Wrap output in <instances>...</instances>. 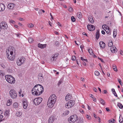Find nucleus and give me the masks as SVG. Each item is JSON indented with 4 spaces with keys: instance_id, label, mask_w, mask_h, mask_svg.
<instances>
[{
    "instance_id": "obj_1",
    "label": "nucleus",
    "mask_w": 123,
    "mask_h": 123,
    "mask_svg": "<svg viewBox=\"0 0 123 123\" xmlns=\"http://www.w3.org/2000/svg\"><path fill=\"white\" fill-rule=\"evenodd\" d=\"M43 86L41 85L37 84L35 85L32 89L31 92L33 95L36 96L39 95L43 91Z\"/></svg>"
},
{
    "instance_id": "obj_2",
    "label": "nucleus",
    "mask_w": 123,
    "mask_h": 123,
    "mask_svg": "<svg viewBox=\"0 0 123 123\" xmlns=\"http://www.w3.org/2000/svg\"><path fill=\"white\" fill-rule=\"evenodd\" d=\"M56 97L54 94L52 95L49 98L47 102V105L49 107H52L54 105L56 100Z\"/></svg>"
},
{
    "instance_id": "obj_3",
    "label": "nucleus",
    "mask_w": 123,
    "mask_h": 123,
    "mask_svg": "<svg viewBox=\"0 0 123 123\" xmlns=\"http://www.w3.org/2000/svg\"><path fill=\"white\" fill-rule=\"evenodd\" d=\"M5 79L7 82L10 83H14L15 82V79L11 75H8L5 76Z\"/></svg>"
},
{
    "instance_id": "obj_4",
    "label": "nucleus",
    "mask_w": 123,
    "mask_h": 123,
    "mask_svg": "<svg viewBox=\"0 0 123 123\" xmlns=\"http://www.w3.org/2000/svg\"><path fill=\"white\" fill-rule=\"evenodd\" d=\"M78 119V117L76 115H74L71 116L68 118V120L70 123H74Z\"/></svg>"
},
{
    "instance_id": "obj_5",
    "label": "nucleus",
    "mask_w": 123,
    "mask_h": 123,
    "mask_svg": "<svg viewBox=\"0 0 123 123\" xmlns=\"http://www.w3.org/2000/svg\"><path fill=\"white\" fill-rule=\"evenodd\" d=\"M75 104V101L73 100H70L65 105L66 107L69 108L73 106Z\"/></svg>"
},
{
    "instance_id": "obj_6",
    "label": "nucleus",
    "mask_w": 123,
    "mask_h": 123,
    "mask_svg": "<svg viewBox=\"0 0 123 123\" xmlns=\"http://www.w3.org/2000/svg\"><path fill=\"white\" fill-rule=\"evenodd\" d=\"M10 95L13 98H15L17 96L16 92L14 90H11L9 92Z\"/></svg>"
},
{
    "instance_id": "obj_7",
    "label": "nucleus",
    "mask_w": 123,
    "mask_h": 123,
    "mask_svg": "<svg viewBox=\"0 0 123 123\" xmlns=\"http://www.w3.org/2000/svg\"><path fill=\"white\" fill-rule=\"evenodd\" d=\"M42 98H38L34 99L33 100V103L36 105H38L41 102Z\"/></svg>"
},
{
    "instance_id": "obj_8",
    "label": "nucleus",
    "mask_w": 123,
    "mask_h": 123,
    "mask_svg": "<svg viewBox=\"0 0 123 123\" xmlns=\"http://www.w3.org/2000/svg\"><path fill=\"white\" fill-rule=\"evenodd\" d=\"M13 53L12 52L10 53V54H6L7 58L9 61H13L15 58V56L14 55H13Z\"/></svg>"
},
{
    "instance_id": "obj_9",
    "label": "nucleus",
    "mask_w": 123,
    "mask_h": 123,
    "mask_svg": "<svg viewBox=\"0 0 123 123\" xmlns=\"http://www.w3.org/2000/svg\"><path fill=\"white\" fill-rule=\"evenodd\" d=\"M25 60V59L24 58H21L19 60L17 61V65L19 66H21L24 62Z\"/></svg>"
},
{
    "instance_id": "obj_10",
    "label": "nucleus",
    "mask_w": 123,
    "mask_h": 123,
    "mask_svg": "<svg viewBox=\"0 0 123 123\" xmlns=\"http://www.w3.org/2000/svg\"><path fill=\"white\" fill-rule=\"evenodd\" d=\"M0 27L1 29H3L4 30H6L8 28V26L7 24L5 22H2L0 24Z\"/></svg>"
},
{
    "instance_id": "obj_11",
    "label": "nucleus",
    "mask_w": 123,
    "mask_h": 123,
    "mask_svg": "<svg viewBox=\"0 0 123 123\" xmlns=\"http://www.w3.org/2000/svg\"><path fill=\"white\" fill-rule=\"evenodd\" d=\"M14 49V47L11 46H10L8 48V49H7L6 51V54H9V53L12 52L13 53V50Z\"/></svg>"
},
{
    "instance_id": "obj_12",
    "label": "nucleus",
    "mask_w": 123,
    "mask_h": 123,
    "mask_svg": "<svg viewBox=\"0 0 123 123\" xmlns=\"http://www.w3.org/2000/svg\"><path fill=\"white\" fill-rule=\"evenodd\" d=\"M87 27L88 30L90 31H94L95 29V27L93 25H88Z\"/></svg>"
},
{
    "instance_id": "obj_13",
    "label": "nucleus",
    "mask_w": 123,
    "mask_h": 123,
    "mask_svg": "<svg viewBox=\"0 0 123 123\" xmlns=\"http://www.w3.org/2000/svg\"><path fill=\"white\" fill-rule=\"evenodd\" d=\"M39 81L41 82H42L43 81V75L41 74H39L38 76Z\"/></svg>"
},
{
    "instance_id": "obj_14",
    "label": "nucleus",
    "mask_w": 123,
    "mask_h": 123,
    "mask_svg": "<svg viewBox=\"0 0 123 123\" xmlns=\"http://www.w3.org/2000/svg\"><path fill=\"white\" fill-rule=\"evenodd\" d=\"M15 6V5L13 3H10L8 4L7 7L9 9H13Z\"/></svg>"
},
{
    "instance_id": "obj_15",
    "label": "nucleus",
    "mask_w": 123,
    "mask_h": 123,
    "mask_svg": "<svg viewBox=\"0 0 123 123\" xmlns=\"http://www.w3.org/2000/svg\"><path fill=\"white\" fill-rule=\"evenodd\" d=\"M59 54L58 53L52 55V57L51 59V60L52 61L56 60V58L58 55Z\"/></svg>"
},
{
    "instance_id": "obj_16",
    "label": "nucleus",
    "mask_w": 123,
    "mask_h": 123,
    "mask_svg": "<svg viewBox=\"0 0 123 123\" xmlns=\"http://www.w3.org/2000/svg\"><path fill=\"white\" fill-rule=\"evenodd\" d=\"M23 105L24 108L26 109L27 106V103L26 100H25L23 101Z\"/></svg>"
},
{
    "instance_id": "obj_17",
    "label": "nucleus",
    "mask_w": 123,
    "mask_h": 123,
    "mask_svg": "<svg viewBox=\"0 0 123 123\" xmlns=\"http://www.w3.org/2000/svg\"><path fill=\"white\" fill-rule=\"evenodd\" d=\"M5 8V5L2 3H0V11H4Z\"/></svg>"
},
{
    "instance_id": "obj_18",
    "label": "nucleus",
    "mask_w": 123,
    "mask_h": 123,
    "mask_svg": "<svg viewBox=\"0 0 123 123\" xmlns=\"http://www.w3.org/2000/svg\"><path fill=\"white\" fill-rule=\"evenodd\" d=\"M99 44L101 48H104L105 46V43L102 41H101L99 42Z\"/></svg>"
},
{
    "instance_id": "obj_19",
    "label": "nucleus",
    "mask_w": 123,
    "mask_h": 123,
    "mask_svg": "<svg viewBox=\"0 0 123 123\" xmlns=\"http://www.w3.org/2000/svg\"><path fill=\"white\" fill-rule=\"evenodd\" d=\"M88 19L89 21L91 22L92 24H93L94 23V21L93 20L92 16H88Z\"/></svg>"
},
{
    "instance_id": "obj_20",
    "label": "nucleus",
    "mask_w": 123,
    "mask_h": 123,
    "mask_svg": "<svg viewBox=\"0 0 123 123\" xmlns=\"http://www.w3.org/2000/svg\"><path fill=\"white\" fill-rule=\"evenodd\" d=\"M72 97L69 94H68L66 96L65 99L66 101H68Z\"/></svg>"
},
{
    "instance_id": "obj_21",
    "label": "nucleus",
    "mask_w": 123,
    "mask_h": 123,
    "mask_svg": "<svg viewBox=\"0 0 123 123\" xmlns=\"http://www.w3.org/2000/svg\"><path fill=\"white\" fill-rule=\"evenodd\" d=\"M10 111L9 110H6L5 111L4 114L5 116H9V115Z\"/></svg>"
},
{
    "instance_id": "obj_22",
    "label": "nucleus",
    "mask_w": 123,
    "mask_h": 123,
    "mask_svg": "<svg viewBox=\"0 0 123 123\" xmlns=\"http://www.w3.org/2000/svg\"><path fill=\"white\" fill-rule=\"evenodd\" d=\"M46 45V44H42L40 43L38 44V47L41 49H43L44 47H45Z\"/></svg>"
},
{
    "instance_id": "obj_23",
    "label": "nucleus",
    "mask_w": 123,
    "mask_h": 123,
    "mask_svg": "<svg viewBox=\"0 0 123 123\" xmlns=\"http://www.w3.org/2000/svg\"><path fill=\"white\" fill-rule=\"evenodd\" d=\"M116 48L115 47H112L111 48V51L112 52L115 53L116 52H117V49H116Z\"/></svg>"
},
{
    "instance_id": "obj_24",
    "label": "nucleus",
    "mask_w": 123,
    "mask_h": 123,
    "mask_svg": "<svg viewBox=\"0 0 123 123\" xmlns=\"http://www.w3.org/2000/svg\"><path fill=\"white\" fill-rule=\"evenodd\" d=\"M54 119L52 116L50 117L49 119V122L50 123H52L53 122Z\"/></svg>"
},
{
    "instance_id": "obj_25",
    "label": "nucleus",
    "mask_w": 123,
    "mask_h": 123,
    "mask_svg": "<svg viewBox=\"0 0 123 123\" xmlns=\"http://www.w3.org/2000/svg\"><path fill=\"white\" fill-rule=\"evenodd\" d=\"M96 38L97 39H98L99 37V31H98V30L97 32L96 33Z\"/></svg>"
},
{
    "instance_id": "obj_26",
    "label": "nucleus",
    "mask_w": 123,
    "mask_h": 123,
    "mask_svg": "<svg viewBox=\"0 0 123 123\" xmlns=\"http://www.w3.org/2000/svg\"><path fill=\"white\" fill-rule=\"evenodd\" d=\"M22 115V113L21 112H17L16 114V116L18 117H20Z\"/></svg>"
},
{
    "instance_id": "obj_27",
    "label": "nucleus",
    "mask_w": 123,
    "mask_h": 123,
    "mask_svg": "<svg viewBox=\"0 0 123 123\" xmlns=\"http://www.w3.org/2000/svg\"><path fill=\"white\" fill-rule=\"evenodd\" d=\"M13 106L14 108H17L18 107V105L17 103L15 102L13 103Z\"/></svg>"
},
{
    "instance_id": "obj_28",
    "label": "nucleus",
    "mask_w": 123,
    "mask_h": 123,
    "mask_svg": "<svg viewBox=\"0 0 123 123\" xmlns=\"http://www.w3.org/2000/svg\"><path fill=\"white\" fill-rule=\"evenodd\" d=\"M100 102L102 104L104 105H105V102L104 100L101 98L100 100Z\"/></svg>"
},
{
    "instance_id": "obj_29",
    "label": "nucleus",
    "mask_w": 123,
    "mask_h": 123,
    "mask_svg": "<svg viewBox=\"0 0 123 123\" xmlns=\"http://www.w3.org/2000/svg\"><path fill=\"white\" fill-rule=\"evenodd\" d=\"M108 30L106 31V30H105V31L107 33V34H108V35H110L111 34V33L110 32V28L109 27H108Z\"/></svg>"
},
{
    "instance_id": "obj_30",
    "label": "nucleus",
    "mask_w": 123,
    "mask_h": 123,
    "mask_svg": "<svg viewBox=\"0 0 123 123\" xmlns=\"http://www.w3.org/2000/svg\"><path fill=\"white\" fill-rule=\"evenodd\" d=\"M77 15L78 17L79 18H80L82 17V14L80 12L78 13L77 14Z\"/></svg>"
},
{
    "instance_id": "obj_31",
    "label": "nucleus",
    "mask_w": 123,
    "mask_h": 123,
    "mask_svg": "<svg viewBox=\"0 0 123 123\" xmlns=\"http://www.w3.org/2000/svg\"><path fill=\"white\" fill-rule=\"evenodd\" d=\"M117 106L120 109H122L123 108V106L120 103H118Z\"/></svg>"
},
{
    "instance_id": "obj_32",
    "label": "nucleus",
    "mask_w": 123,
    "mask_h": 123,
    "mask_svg": "<svg viewBox=\"0 0 123 123\" xmlns=\"http://www.w3.org/2000/svg\"><path fill=\"white\" fill-rule=\"evenodd\" d=\"M117 35V30L116 29H114V31L113 32V35L114 37H116Z\"/></svg>"
},
{
    "instance_id": "obj_33",
    "label": "nucleus",
    "mask_w": 123,
    "mask_h": 123,
    "mask_svg": "<svg viewBox=\"0 0 123 123\" xmlns=\"http://www.w3.org/2000/svg\"><path fill=\"white\" fill-rule=\"evenodd\" d=\"M83 119L82 118H80L78 121V123H83Z\"/></svg>"
},
{
    "instance_id": "obj_34",
    "label": "nucleus",
    "mask_w": 123,
    "mask_h": 123,
    "mask_svg": "<svg viewBox=\"0 0 123 123\" xmlns=\"http://www.w3.org/2000/svg\"><path fill=\"white\" fill-rule=\"evenodd\" d=\"M113 45V42L111 41L108 43V45L109 47H111Z\"/></svg>"
},
{
    "instance_id": "obj_35",
    "label": "nucleus",
    "mask_w": 123,
    "mask_h": 123,
    "mask_svg": "<svg viewBox=\"0 0 123 123\" xmlns=\"http://www.w3.org/2000/svg\"><path fill=\"white\" fill-rule=\"evenodd\" d=\"M27 26L31 28H32L34 27L33 25L31 23L28 24Z\"/></svg>"
},
{
    "instance_id": "obj_36",
    "label": "nucleus",
    "mask_w": 123,
    "mask_h": 123,
    "mask_svg": "<svg viewBox=\"0 0 123 123\" xmlns=\"http://www.w3.org/2000/svg\"><path fill=\"white\" fill-rule=\"evenodd\" d=\"M112 67L113 69H114V71H117V68L116 66V65H113L112 66Z\"/></svg>"
},
{
    "instance_id": "obj_37",
    "label": "nucleus",
    "mask_w": 123,
    "mask_h": 123,
    "mask_svg": "<svg viewBox=\"0 0 123 123\" xmlns=\"http://www.w3.org/2000/svg\"><path fill=\"white\" fill-rule=\"evenodd\" d=\"M115 120L113 119H111V120H109V122L110 123H113L114 122Z\"/></svg>"
},
{
    "instance_id": "obj_38",
    "label": "nucleus",
    "mask_w": 123,
    "mask_h": 123,
    "mask_svg": "<svg viewBox=\"0 0 123 123\" xmlns=\"http://www.w3.org/2000/svg\"><path fill=\"white\" fill-rule=\"evenodd\" d=\"M88 51L91 54H93V53L92 52V51L91 49H89L88 50Z\"/></svg>"
},
{
    "instance_id": "obj_39",
    "label": "nucleus",
    "mask_w": 123,
    "mask_h": 123,
    "mask_svg": "<svg viewBox=\"0 0 123 123\" xmlns=\"http://www.w3.org/2000/svg\"><path fill=\"white\" fill-rule=\"evenodd\" d=\"M71 20L73 22H74L76 20L75 18L73 16H72L71 17Z\"/></svg>"
},
{
    "instance_id": "obj_40",
    "label": "nucleus",
    "mask_w": 123,
    "mask_h": 123,
    "mask_svg": "<svg viewBox=\"0 0 123 123\" xmlns=\"http://www.w3.org/2000/svg\"><path fill=\"white\" fill-rule=\"evenodd\" d=\"M95 74L97 76H98L100 74L99 72L98 71H96L95 72Z\"/></svg>"
},
{
    "instance_id": "obj_41",
    "label": "nucleus",
    "mask_w": 123,
    "mask_h": 123,
    "mask_svg": "<svg viewBox=\"0 0 123 123\" xmlns=\"http://www.w3.org/2000/svg\"><path fill=\"white\" fill-rule=\"evenodd\" d=\"M118 82H119V84L121 85H122L123 84V83L121 82V80L119 78L118 79Z\"/></svg>"
},
{
    "instance_id": "obj_42",
    "label": "nucleus",
    "mask_w": 123,
    "mask_h": 123,
    "mask_svg": "<svg viewBox=\"0 0 123 123\" xmlns=\"http://www.w3.org/2000/svg\"><path fill=\"white\" fill-rule=\"evenodd\" d=\"M86 117L89 120H90L91 119V117L89 115H86Z\"/></svg>"
},
{
    "instance_id": "obj_43",
    "label": "nucleus",
    "mask_w": 123,
    "mask_h": 123,
    "mask_svg": "<svg viewBox=\"0 0 123 123\" xmlns=\"http://www.w3.org/2000/svg\"><path fill=\"white\" fill-rule=\"evenodd\" d=\"M68 10L69 12H71L73 11V9L72 7H69L68 8Z\"/></svg>"
},
{
    "instance_id": "obj_44",
    "label": "nucleus",
    "mask_w": 123,
    "mask_h": 123,
    "mask_svg": "<svg viewBox=\"0 0 123 123\" xmlns=\"http://www.w3.org/2000/svg\"><path fill=\"white\" fill-rule=\"evenodd\" d=\"M28 41L29 43H31L33 41V39L31 38H29L28 39Z\"/></svg>"
},
{
    "instance_id": "obj_45",
    "label": "nucleus",
    "mask_w": 123,
    "mask_h": 123,
    "mask_svg": "<svg viewBox=\"0 0 123 123\" xmlns=\"http://www.w3.org/2000/svg\"><path fill=\"white\" fill-rule=\"evenodd\" d=\"M80 59L81 60H82V61H87V59H84L83 58V57H81L80 58Z\"/></svg>"
},
{
    "instance_id": "obj_46",
    "label": "nucleus",
    "mask_w": 123,
    "mask_h": 123,
    "mask_svg": "<svg viewBox=\"0 0 123 123\" xmlns=\"http://www.w3.org/2000/svg\"><path fill=\"white\" fill-rule=\"evenodd\" d=\"M62 79H61L59 81L58 83V85L59 86L62 83Z\"/></svg>"
},
{
    "instance_id": "obj_47",
    "label": "nucleus",
    "mask_w": 123,
    "mask_h": 123,
    "mask_svg": "<svg viewBox=\"0 0 123 123\" xmlns=\"http://www.w3.org/2000/svg\"><path fill=\"white\" fill-rule=\"evenodd\" d=\"M59 44V43L58 41H56L55 42V44L56 45L58 46Z\"/></svg>"
},
{
    "instance_id": "obj_48",
    "label": "nucleus",
    "mask_w": 123,
    "mask_h": 123,
    "mask_svg": "<svg viewBox=\"0 0 123 123\" xmlns=\"http://www.w3.org/2000/svg\"><path fill=\"white\" fill-rule=\"evenodd\" d=\"M75 56H73L72 57V60L73 61H74L76 59Z\"/></svg>"
},
{
    "instance_id": "obj_49",
    "label": "nucleus",
    "mask_w": 123,
    "mask_h": 123,
    "mask_svg": "<svg viewBox=\"0 0 123 123\" xmlns=\"http://www.w3.org/2000/svg\"><path fill=\"white\" fill-rule=\"evenodd\" d=\"M69 113V111H65V114L67 115Z\"/></svg>"
},
{
    "instance_id": "obj_50",
    "label": "nucleus",
    "mask_w": 123,
    "mask_h": 123,
    "mask_svg": "<svg viewBox=\"0 0 123 123\" xmlns=\"http://www.w3.org/2000/svg\"><path fill=\"white\" fill-rule=\"evenodd\" d=\"M16 35L17 37H20V36L21 35V34H16Z\"/></svg>"
},
{
    "instance_id": "obj_51",
    "label": "nucleus",
    "mask_w": 123,
    "mask_h": 123,
    "mask_svg": "<svg viewBox=\"0 0 123 123\" xmlns=\"http://www.w3.org/2000/svg\"><path fill=\"white\" fill-rule=\"evenodd\" d=\"M104 27H105V28L106 29H108V27H109L108 26H107L106 25V24H104Z\"/></svg>"
},
{
    "instance_id": "obj_52",
    "label": "nucleus",
    "mask_w": 123,
    "mask_h": 123,
    "mask_svg": "<svg viewBox=\"0 0 123 123\" xmlns=\"http://www.w3.org/2000/svg\"><path fill=\"white\" fill-rule=\"evenodd\" d=\"M103 92L105 94H106L107 93V92L106 90H103Z\"/></svg>"
},
{
    "instance_id": "obj_53",
    "label": "nucleus",
    "mask_w": 123,
    "mask_h": 123,
    "mask_svg": "<svg viewBox=\"0 0 123 123\" xmlns=\"http://www.w3.org/2000/svg\"><path fill=\"white\" fill-rule=\"evenodd\" d=\"M98 59H99L102 62H104L103 60L102 59L99 57L98 58Z\"/></svg>"
},
{
    "instance_id": "obj_54",
    "label": "nucleus",
    "mask_w": 123,
    "mask_h": 123,
    "mask_svg": "<svg viewBox=\"0 0 123 123\" xmlns=\"http://www.w3.org/2000/svg\"><path fill=\"white\" fill-rule=\"evenodd\" d=\"M10 22L12 24H14L15 23V22L14 21L12 20H11Z\"/></svg>"
},
{
    "instance_id": "obj_55",
    "label": "nucleus",
    "mask_w": 123,
    "mask_h": 123,
    "mask_svg": "<svg viewBox=\"0 0 123 123\" xmlns=\"http://www.w3.org/2000/svg\"><path fill=\"white\" fill-rule=\"evenodd\" d=\"M97 118H98V120H99L98 122L100 123V122L101 119H100V117H98Z\"/></svg>"
},
{
    "instance_id": "obj_56",
    "label": "nucleus",
    "mask_w": 123,
    "mask_h": 123,
    "mask_svg": "<svg viewBox=\"0 0 123 123\" xmlns=\"http://www.w3.org/2000/svg\"><path fill=\"white\" fill-rule=\"evenodd\" d=\"M101 33H102L103 35L105 34V32L103 30H102L101 31Z\"/></svg>"
},
{
    "instance_id": "obj_57",
    "label": "nucleus",
    "mask_w": 123,
    "mask_h": 123,
    "mask_svg": "<svg viewBox=\"0 0 123 123\" xmlns=\"http://www.w3.org/2000/svg\"><path fill=\"white\" fill-rule=\"evenodd\" d=\"M94 91L96 92H97V90L96 88H94L93 89Z\"/></svg>"
},
{
    "instance_id": "obj_58",
    "label": "nucleus",
    "mask_w": 123,
    "mask_h": 123,
    "mask_svg": "<svg viewBox=\"0 0 123 123\" xmlns=\"http://www.w3.org/2000/svg\"><path fill=\"white\" fill-rule=\"evenodd\" d=\"M8 103L9 104L8 105V104L7 103V105H10L11 103L10 101V100H9V102Z\"/></svg>"
},
{
    "instance_id": "obj_59",
    "label": "nucleus",
    "mask_w": 123,
    "mask_h": 123,
    "mask_svg": "<svg viewBox=\"0 0 123 123\" xmlns=\"http://www.w3.org/2000/svg\"><path fill=\"white\" fill-rule=\"evenodd\" d=\"M105 109L107 111L109 112L110 111V110L108 108H106Z\"/></svg>"
},
{
    "instance_id": "obj_60",
    "label": "nucleus",
    "mask_w": 123,
    "mask_h": 123,
    "mask_svg": "<svg viewBox=\"0 0 123 123\" xmlns=\"http://www.w3.org/2000/svg\"><path fill=\"white\" fill-rule=\"evenodd\" d=\"M93 98V100L95 102H96V98Z\"/></svg>"
},
{
    "instance_id": "obj_61",
    "label": "nucleus",
    "mask_w": 123,
    "mask_h": 123,
    "mask_svg": "<svg viewBox=\"0 0 123 123\" xmlns=\"http://www.w3.org/2000/svg\"><path fill=\"white\" fill-rule=\"evenodd\" d=\"M50 16L51 17V18L52 19H53V16H52V15L51 14V13H50Z\"/></svg>"
},
{
    "instance_id": "obj_62",
    "label": "nucleus",
    "mask_w": 123,
    "mask_h": 123,
    "mask_svg": "<svg viewBox=\"0 0 123 123\" xmlns=\"http://www.w3.org/2000/svg\"><path fill=\"white\" fill-rule=\"evenodd\" d=\"M57 24L58 25H59L60 26H61V25L60 24V23L59 22H58L57 23Z\"/></svg>"
},
{
    "instance_id": "obj_63",
    "label": "nucleus",
    "mask_w": 123,
    "mask_h": 123,
    "mask_svg": "<svg viewBox=\"0 0 123 123\" xmlns=\"http://www.w3.org/2000/svg\"><path fill=\"white\" fill-rule=\"evenodd\" d=\"M90 97L92 98H94V96L92 94H91Z\"/></svg>"
},
{
    "instance_id": "obj_64",
    "label": "nucleus",
    "mask_w": 123,
    "mask_h": 123,
    "mask_svg": "<svg viewBox=\"0 0 123 123\" xmlns=\"http://www.w3.org/2000/svg\"><path fill=\"white\" fill-rule=\"evenodd\" d=\"M116 97H117V95L116 93H115L113 94Z\"/></svg>"
}]
</instances>
